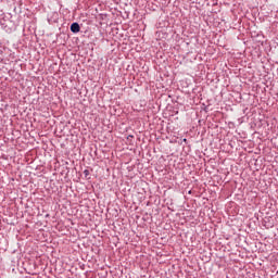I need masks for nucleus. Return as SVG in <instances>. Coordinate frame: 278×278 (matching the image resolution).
Masks as SVG:
<instances>
[{
    "instance_id": "2",
    "label": "nucleus",
    "mask_w": 278,
    "mask_h": 278,
    "mask_svg": "<svg viewBox=\"0 0 278 278\" xmlns=\"http://www.w3.org/2000/svg\"><path fill=\"white\" fill-rule=\"evenodd\" d=\"M89 174H90V172H88V169H85V170H84V175H85L86 177H88Z\"/></svg>"
},
{
    "instance_id": "1",
    "label": "nucleus",
    "mask_w": 278,
    "mask_h": 278,
    "mask_svg": "<svg viewBox=\"0 0 278 278\" xmlns=\"http://www.w3.org/2000/svg\"><path fill=\"white\" fill-rule=\"evenodd\" d=\"M80 29L81 28L79 27V25L77 23H73L71 25V31H73V34H79Z\"/></svg>"
}]
</instances>
